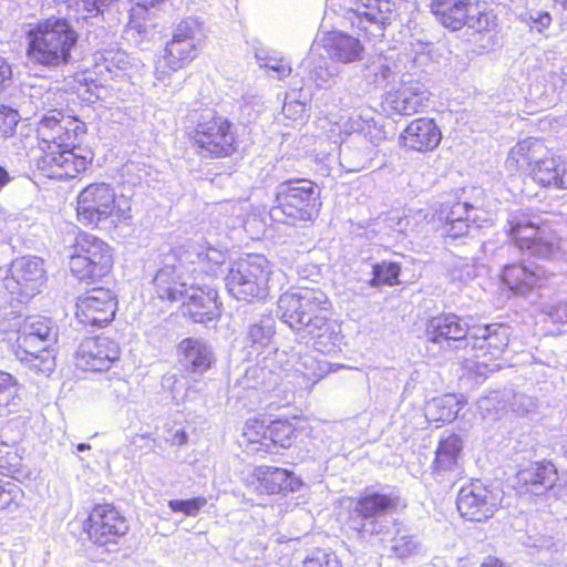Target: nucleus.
I'll list each match as a JSON object with an SVG mask.
<instances>
[{"label":"nucleus","mask_w":567,"mask_h":567,"mask_svg":"<svg viewBox=\"0 0 567 567\" xmlns=\"http://www.w3.org/2000/svg\"><path fill=\"white\" fill-rule=\"evenodd\" d=\"M461 403L453 394L433 399L427 405V413L433 414L435 421L450 423L456 419L461 411Z\"/></svg>","instance_id":"nucleus-38"},{"label":"nucleus","mask_w":567,"mask_h":567,"mask_svg":"<svg viewBox=\"0 0 567 567\" xmlns=\"http://www.w3.org/2000/svg\"><path fill=\"white\" fill-rule=\"evenodd\" d=\"M37 159V168L47 177L55 179L75 178L84 172L93 161V153L82 147L47 148Z\"/></svg>","instance_id":"nucleus-12"},{"label":"nucleus","mask_w":567,"mask_h":567,"mask_svg":"<svg viewBox=\"0 0 567 567\" xmlns=\"http://www.w3.org/2000/svg\"><path fill=\"white\" fill-rule=\"evenodd\" d=\"M162 386L164 390L171 392L174 400H177V395L183 389L182 380L176 373H166L163 375Z\"/></svg>","instance_id":"nucleus-62"},{"label":"nucleus","mask_w":567,"mask_h":567,"mask_svg":"<svg viewBox=\"0 0 567 567\" xmlns=\"http://www.w3.org/2000/svg\"><path fill=\"white\" fill-rule=\"evenodd\" d=\"M58 340V326L48 317L30 316L24 319L17 339L18 348L51 347Z\"/></svg>","instance_id":"nucleus-25"},{"label":"nucleus","mask_w":567,"mask_h":567,"mask_svg":"<svg viewBox=\"0 0 567 567\" xmlns=\"http://www.w3.org/2000/svg\"><path fill=\"white\" fill-rule=\"evenodd\" d=\"M10 276L4 279V287L20 300L28 299L40 292L44 281L42 259L38 257H21L12 261Z\"/></svg>","instance_id":"nucleus-20"},{"label":"nucleus","mask_w":567,"mask_h":567,"mask_svg":"<svg viewBox=\"0 0 567 567\" xmlns=\"http://www.w3.org/2000/svg\"><path fill=\"white\" fill-rule=\"evenodd\" d=\"M19 120L20 116L16 110L2 106L0 109V136H12L19 123Z\"/></svg>","instance_id":"nucleus-57"},{"label":"nucleus","mask_w":567,"mask_h":567,"mask_svg":"<svg viewBox=\"0 0 567 567\" xmlns=\"http://www.w3.org/2000/svg\"><path fill=\"white\" fill-rule=\"evenodd\" d=\"M558 472L550 462H532L516 474V489L522 495L543 496L554 488Z\"/></svg>","instance_id":"nucleus-22"},{"label":"nucleus","mask_w":567,"mask_h":567,"mask_svg":"<svg viewBox=\"0 0 567 567\" xmlns=\"http://www.w3.org/2000/svg\"><path fill=\"white\" fill-rule=\"evenodd\" d=\"M404 506L395 488L382 487L377 491L368 487L353 501L347 523L360 538L379 536L388 532V515Z\"/></svg>","instance_id":"nucleus-3"},{"label":"nucleus","mask_w":567,"mask_h":567,"mask_svg":"<svg viewBox=\"0 0 567 567\" xmlns=\"http://www.w3.org/2000/svg\"><path fill=\"white\" fill-rule=\"evenodd\" d=\"M472 327L468 319L455 313L432 317L425 327L427 352H449L467 349L471 343Z\"/></svg>","instance_id":"nucleus-10"},{"label":"nucleus","mask_w":567,"mask_h":567,"mask_svg":"<svg viewBox=\"0 0 567 567\" xmlns=\"http://www.w3.org/2000/svg\"><path fill=\"white\" fill-rule=\"evenodd\" d=\"M501 501L498 489L473 483L460 489L456 506L462 517L472 522H484L495 514Z\"/></svg>","instance_id":"nucleus-18"},{"label":"nucleus","mask_w":567,"mask_h":567,"mask_svg":"<svg viewBox=\"0 0 567 567\" xmlns=\"http://www.w3.org/2000/svg\"><path fill=\"white\" fill-rule=\"evenodd\" d=\"M295 370L312 385L316 384L324 373L320 363L309 354H303L299 358L296 362Z\"/></svg>","instance_id":"nucleus-46"},{"label":"nucleus","mask_w":567,"mask_h":567,"mask_svg":"<svg viewBox=\"0 0 567 567\" xmlns=\"http://www.w3.org/2000/svg\"><path fill=\"white\" fill-rule=\"evenodd\" d=\"M464 443L458 434L452 433L442 437L435 451V458L432 463V472L437 476H445L456 471L458 460L463 452Z\"/></svg>","instance_id":"nucleus-34"},{"label":"nucleus","mask_w":567,"mask_h":567,"mask_svg":"<svg viewBox=\"0 0 567 567\" xmlns=\"http://www.w3.org/2000/svg\"><path fill=\"white\" fill-rule=\"evenodd\" d=\"M502 398H507L512 411L518 415H527L537 409L536 398L525 393L514 392L511 398L507 394H503Z\"/></svg>","instance_id":"nucleus-51"},{"label":"nucleus","mask_w":567,"mask_h":567,"mask_svg":"<svg viewBox=\"0 0 567 567\" xmlns=\"http://www.w3.org/2000/svg\"><path fill=\"white\" fill-rule=\"evenodd\" d=\"M337 74V69L333 65H330L327 60L320 58L318 59L312 66L310 72L311 80L316 83L317 86L322 87L329 85L330 82L333 81V78Z\"/></svg>","instance_id":"nucleus-50"},{"label":"nucleus","mask_w":567,"mask_h":567,"mask_svg":"<svg viewBox=\"0 0 567 567\" xmlns=\"http://www.w3.org/2000/svg\"><path fill=\"white\" fill-rule=\"evenodd\" d=\"M265 68L277 73L278 79H284L291 73V68L282 60L269 59L264 64Z\"/></svg>","instance_id":"nucleus-64"},{"label":"nucleus","mask_w":567,"mask_h":567,"mask_svg":"<svg viewBox=\"0 0 567 567\" xmlns=\"http://www.w3.org/2000/svg\"><path fill=\"white\" fill-rule=\"evenodd\" d=\"M470 219L455 220L444 223L442 226V234L453 239L465 236L470 230Z\"/></svg>","instance_id":"nucleus-59"},{"label":"nucleus","mask_w":567,"mask_h":567,"mask_svg":"<svg viewBox=\"0 0 567 567\" xmlns=\"http://www.w3.org/2000/svg\"><path fill=\"white\" fill-rule=\"evenodd\" d=\"M302 567H341L334 553L316 549L303 560Z\"/></svg>","instance_id":"nucleus-56"},{"label":"nucleus","mask_w":567,"mask_h":567,"mask_svg":"<svg viewBox=\"0 0 567 567\" xmlns=\"http://www.w3.org/2000/svg\"><path fill=\"white\" fill-rule=\"evenodd\" d=\"M319 188L309 179L281 183L277 188L276 204L270 208L272 221L296 225L311 220L319 213Z\"/></svg>","instance_id":"nucleus-6"},{"label":"nucleus","mask_w":567,"mask_h":567,"mask_svg":"<svg viewBox=\"0 0 567 567\" xmlns=\"http://www.w3.org/2000/svg\"><path fill=\"white\" fill-rule=\"evenodd\" d=\"M324 49L331 60L341 63L361 61L364 54L360 40L344 32L329 33L324 40Z\"/></svg>","instance_id":"nucleus-33"},{"label":"nucleus","mask_w":567,"mask_h":567,"mask_svg":"<svg viewBox=\"0 0 567 567\" xmlns=\"http://www.w3.org/2000/svg\"><path fill=\"white\" fill-rule=\"evenodd\" d=\"M200 44L202 41H190L173 37L166 44L165 54L178 61V64L184 66L197 55V49Z\"/></svg>","instance_id":"nucleus-40"},{"label":"nucleus","mask_w":567,"mask_h":567,"mask_svg":"<svg viewBox=\"0 0 567 567\" xmlns=\"http://www.w3.org/2000/svg\"><path fill=\"white\" fill-rule=\"evenodd\" d=\"M182 68L183 66L178 64V61L173 60L167 54H164L156 62L155 78L165 86H169L172 83L168 80Z\"/></svg>","instance_id":"nucleus-54"},{"label":"nucleus","mask_w":567,"mask_h":567,"mask_svg":"<svg viewBox=\"0 0 567 567\" xmlns=\"http://www.w3.org/2000/svg\"><path fill=\"white\" fill-rule=\"evenodd\" d=\"M173 37L190 41H202L205 37L202 23L195 18L182 20L175 28Z\"/></svg>","instance_id":"nucleus-48"},{"label":"nucleus","mask_w":567,"mask_h":567,"mask_svg":"<svg viewBox=\"0 0 567 567\" xmlns=\"http://www.w3.org/2000/svg\"><path fill=\"white\" fill-rule=\"evenodd\" d=\"M85 124L78 118L51 114L42 115L37 127L39 146L47 148L80 147L79 136L84 134Z\"/></svg>","instance_id":"nucleus-16"},{"label":"nucleus","mask_w":567,"mask_h":567,"mask_svg":"<svg viewBox=\"0 0 567 567\" xmlns=\"http://www.w3.org/2000/svg\"><path fill=\"white\" fill-rule=\"evenodd\" d=\"M29 102L30 104L34 105L35 113L38 111H43V115H62L61 111L59 110L64 104L63 93L61 92L53 90H47L42 92L41 89L31 87Z\"/></svg>","instance_id":"nucleus-37"},{"label":"nucleus","mask_w":567,"mask_h":567,"mask_svg":"<svg viewBox=\"0 0 567 567\" xmlns=\"http://www.w3.org/2000/svg\"><path fill=\"white\" fill-rule=\"evenodd\" d=\"M499 393L494 392L488 396L482 398L478 400V409L482 413H487L488 415L496 417L499 411L504 410L505 405L501 404ZM486 417L485 414H483Z\"/></svg>","instance_id":"nucleus-58"},{"label":"nucleus","mask_w":567,"mask_h":567,"mask_svg":"<svg viewBox=\"0 0 567 567\" xmlns=\"http://www.w3.org/2000/svg\"><path fill=\"white\" fill-rule=\"evenodd\" d=\"M116 305L110 289L95 287L78 298L75 317L84 327L102 328L114 319Z\"/></svg>","instance_id":"nucleus-17"},{"label":"nucleus","mask_w":567,"mask_h":567,"mask_svg":"<svg viewBox=\"0 0 567 567\" xmlns=\"http://www.w3.org/2000/svg\"><path fill=\"white\" fill-rule=\"evenodd\" d=\"M257 489L266 494H279L299 491L302 482L293 473L279 467H259L257 470Z\"/></svg>","instance_id":"nucleus-30"},{"label":"nucleus","mask_w":567,"mask_h":567,"mask_svg":"<svg viewBox=\"0 0 567 567\" xmlns=\"http://www.w3.org/2000/svg\"><path fill=\"white\" fill-rule=\"evenodd\" d=\"M118 344L107 337L87 339L78 351V364L87 371L101 372L109 370L120 359Z\"/></svg>","instance_id":"nucleus-21"},{"label":"nucleus","mask_w":567,"mask_h":567,"mask_svg":"<svg viewBox=\"0 0 567 567\" xmlns=\"http://www.w3.org/2000/svg\"><path fill=\"white\" fill-rule=\"evenodd\" d=\"M358 281L367 288L379 290L382 286L399 284L401 266L394 261L382 260L380 262L363 261L360 266Z\"/></svg>","instance_id":"nucleus-32"},{"label":"nucleus","mask_w":567,"mask_h":567,"mask_svg":"<svg viewBox=\"0 0 567 567\" xmlns=\"http://www.w3.org/2000/svg\"><path fill=\"white\" fill-rule=\"evenodd\" d=\"M103 61L105 70L114 78H121L125 75L126 72L132 68L127 53L121 50L106 51L103 54Z\"/></svg>","instance_id":"nucleus-44"},{"label":"nucleus","mask_w":567,"mask_h":567,"mask_svg":"<svg viewBox=\"0 0 567 567\" xmlns=\"http://www.w3.org/2000/svg\"><path fill=\"white\" fill-rule=\"evenodd\" d=\"M398 4L392 0H355L346 12V20L367 38L383 37L386 25L396 17Z\"/></svg>","instance_id":"nucleus-13"},{"label":"nucleus","mask_w":567,"mask_h":567,"mask_svg":"<svg viewBox=\"0 0 567 567\" xmlns=\"http://www.w3.org/2000/svg\"><path fill=\"white\" fill-rule=\"evenodd\" d=\"M190 257V251L183 247L174 248L164 256L162 267L153 279L158 298L169 301L185 299L189 292L187 289L194 284L190 274L197 270L190 269L189 266L195 264Z\"/></svg>","instance_id":"nucleus-9"},{"label":"nucleus","mask_w":567,"mask_h":567,"mask_svg":"<svg viewBox=\"0 0 567 567\" xmlns=\"http://www.w3.org/2000/svg\"><path fill=\"white\" fill-rule=\"evenodd\" d=\"M270 264L262 255H248L234 261L225 278L228 292L238 300L252 301L268 295Z\"/></svg>","instance_id":"nucleus-7"},{"label":"nucleus","mask_w":567,"mask_h":567,"mask_svg":"<svg viewBox=\"0 0 567 567\" xmlns=\"http://www.w3.org/2000/svg\"><path fill=\"white\" fill-rule=\"evenodd\" d=\"M69 266L73 276L81 281L102 279L113 268L112 248L94 235L81 234L75 239Z\"/></svg>","instance_id":"nucleus-8"},{"label":"nucleus","mask_w":567,"mask_h":567,"mask_svg":"<svg viewBox=\"0 0 567 567\" xmlns=\"http://www.w3.org/2000/svg\"><path fill=\"white\" fill-rule=\"evenodd\" d=\"M190 259L198 264L200 270L210 277H217L220 267L226 261V254L219 249L208 247L206 250L192 252Z\"/></svg>","instance_id":"nucleus-39"},{"label":"nucleus","mask_w":567,"mask_h":567,"mask_svg":"<svg viewBox=\"0 0 567 567\" xmlns=\"http://www.w3.org/2000/svg\"><path fill=\"white\" fill-rule=\"evenodd\" d=\"M17 357L31 372L38 375L49 377L55 369V357L50 347L18 348Z\"/></svg>","instance_id":"nucleus-36"},{"label":"nucleus","mask_w":567,"mask_h":567,"mask_svg":"<svg viewBox=\"0 0 567 567\" xmlns=\"http://www.w3.org/2000/svg\"><path fill=\"white\" fill-rule=\"evenodd\" d=\"M429 97L430 92L422 83L409 82L389 92L385 104L393 114L411 116L425 110Z\"/></svg>","instance_id":"nucleus-23"},{"label":"nucleus","mask_w":567,"mask_h":567,"mask_svg":"<svg viewBox=\"0 0 567 567\" xmlns=\"http://www.w3.org/2000/svg\"><path fill=\"white\" fill-rule=\"evenodd\" d=\"M117 0H76L74 21L90 43L99 45L110 35L106 14Z\"/></svg>","instance_id":"nucleus-19"},{"label":"nucleus","mask_w":567,"mask_h":567,"mask_svg":"<svg viewBox=\"0 0 567 567\" xmlns=\"http://www.w3.org/2000/svg\"><path fill=\"white\" fill-rule=\"evenodd\" d=\"M18 390L16 378L0 370V406H17L20 401Z\"/></svg>","instance_id":"nucleus-45"},{"label":"nucleus","mask_w":567,"mask_h":567,"mask_svg":"<svg viewBox=\"0 0 567 567\" xmlns=\"http://www.w3.org/2000/svg\"><path fill=\"white\" fill-rule=\"evenodd\" d=\"M454 277L461 281H467L475 278L478 274V268L474 264H470L467 259L463 258L457 261L453 270Z\"/></svg>","instance_id":"nucleus-60"},{"label":"nucleus","mask_w":567,"mask_h":567,"mask_svg":"<svg viewBox=\"0 0 567 567\" xmlns=\"http://www.w3.org/2000/svg\"><path fill=\"white\" fill-rule=\"evenodd\" d=\"M194 128L190 138L202 156L228 157L239 146L234 124L215 110H194L188 114Z\"/></svg>","instance_id":"nucleus-5"},{"label":"nucleus","mask_w":567,"mask_h":567,"mask_svg":"<svg viewBox=\"0 0 567 567\" xmlns=\"http://www.w3.org/2000/svg\"><path fill=\"white\" fill-rule=\"evenodd\" d=\"M471 0H431L430 11L435 20L451 31L467 27L477 32L488 30L492 20L488 13H471Z\"/></svg>","instance_id":"nucleus-15"},{"label":"nucleus","mask_w":567,"mask_h":567,"mask_svg":"<svg viewBox=\"0 0 567 567\" xmlns=\"http://www.w3.org/2000/svg\"><path fill=\"white\" fill-rule=\"evenodd\" d=\"M529 20L533 23V28H536L537 31L543 32L547 29L551 23V17L546 11H536L529 13Z\"/></svg>","instance_id":"nucleus-63"},{"label":"nucleus","mask_w":567,"mask_h":567,"mask_svg":"<svg viewBox=\"0 0 567 567\" xmlns=\"http://www.w3.org/2000/svg\"><path fill=\"white\" fill-rule=\"evenodd\" d=\"M404 146L426 152L434 150L442 140V134L432 118L419 117L413 120L401 134Z\"/></svg>","instance_id":"nucleus-27"},{"label":"nucleus","mask_w":567,"mask_h":567,"mask_svg":"<svg viewBox=\"0 0 567 567\" xmlns=\"http://www.w3.org/2000/svg\"><path fill=\"white\" fill-rule=\"evenodd\" d=\"M76 213L82 224L94 227L109 219L115 223L114 216H117V220L127 217L125 210L116 205L114 188L106 183L86 186L78 196Z\"/></svg>","instance_id":"nucleus-11"},{"label":"nucleus","mask_w":567,"mask_h":567,"mask_svg":"<svg viewBox=\"0 0 567 567\" xmlns=\"http://www.w3.org/2000/svg\"><path fill=\"white\" fill-rule=\"evenodd\" d=\"M278 316L300 340L315 339L317 349L327 346L334 332L330 323V301L316 288H298L284 292L278 299Z\"/></svg>","instance_id":"nucleus-1"},{"label":"nucleus","mask_w":567,"mask_h":567,"mask_svg":"<svg viewBox=\"0 0 567 567\" xmlns=\"http://www.w3.org/2000/svg\"><path fill=\"white\" fill-rule=\"evenodd\" d=\"M185 299L182 301V308L185 316H188L194 322L212 321L220 315L217 300V291L210 287L189 286Z\"/></svg>","instance_id":"nucleus-24"},{"label":"nucleus","mask_w":567,"mask_h":567,"mask_svg":"<svg viewBox=\"0 0 567 567\" xmlns=\"http://www.w3.org/2000/svg\"><path fill=\"white\" fill-rule=\"evenodd\" d=\"M78 39V32L64 18L39 22L27 33V65L31 70L50 71L68 64Z\"/></svg>","instance_id":"nucleus-2"},{"label":"nucleus","mask_w":567,"mask_h":567,"mask_svg":"<svg viewBox=\"0 0 567 567\" xmlns=\"http://www.w3.org/2000/svg\"><path fill=\"white\" fill-rule=\"evenodd\" d=\"M532 144H534L532 141H524L509 151L506 159L508 169L529 172L532 163L536 159L532 152Z\"/></svg>","instance_id":"nucleus-42"},{"label":"nucleus","mask_w":567,"mask_h":567,"mask_svg":"<svg viewBox=\"0 0 567 567\" xmlns=\"http://www.w3.org/2000/svg\"><path fill=\"white\" fill-rule=\"evenodd\" d=\"M85 530L95 545L112 551L128 532V524L112 504H99L91 511Z\"/></svg>","instance_id":"nucleus-14"},{"label":"nucleus","mask_w":567,"mask_h":567,"mask_svg":"<svg viewBox=\"0 0 567 567\" xmlns=\"http://www.w3.org/2000/svg\"><path fill=\"white\" fill-rule=\"evenodd\" d=\"M340 165L347 172H360L368 167L370 152L350 145H341L339 151Z\"/></svg>","instance_id":"nucleus-41"},{"label":"nucleus","mask_w":567,"mask_h":567,"mask_svg":"<svg viewBox=\"0 0 567 567\" xmlns=\"http://www.w3.org/2000/svg\"><path fill=\"white\" fill-rule=\"evenodd\" d=\"M21 465V457L10 446L6 444L0 445V474L3 476H11L19 472Z\"/></svg>","instance_id":"nucleus-52"},{"label":"nucleus","mask_w":567,"mask_h":567,"mask_svg":"<svg viewBox=\"0 0 567 567\" xmlns=\"http://www.w3.org/2000/svg\"><path fill=\"white\" fill-rule=\"evenodd\" d=\"M508 236L515 246L530 256L563 260L567 255V240L547 224H538L529 215L513 212L508 215Z\"/></svg>","instance_id":"nucleus-4"},{"label":"nucleus","mask_w":567,"mask_h":567,"mask_svg":"<svg viewBox=\"0 0 567 567\" xmlns=\"http://www.w3.org/2000/svg\"><path fill=\"white\" fill-rule=\"evenodd\" d=\"M391 549L399 558H408L420 551V543L413 536L402 535L393 538Z\"/></svg>","instance_id":"nucleus-53"},{"label":"nucleus","mask_w":567,"mask_h":567,"mask_svg":"<svg viewBox=\"0 0 567 567\" xmlns=\"http://www.w3.org/2000/svg\"><path fill=\"white\" fill-rule=\"evenodd\" d=\"M474 207L468 203H444L439 212V219L444 223L471 219Z\"/></svg>","instance_id":"nucleus-47"},{"label":"nucleus","mask_w":567,"mask_h":567,"mask_svg":"<svg viewBox=\"0 0 567 567\" xmlns=\"http://www.w3.org/2000/svg\"><path fill=\"white\" fill-rule=\"evenodd\" d=\"M206 504L207 498L198 496L189 499H172L168 502V507L175 513L195 517Z\"/></svg>","instance_id":"nucleus-49"},{"label":"nucleus","mask_w":567,"mask_h":567,"mask_svg":"<svg viewBox=\"0 0 567 567\" xmlns=\"http://www.w3.org/2000/svg\"><path fill=\"white\" fill-rule=\"evenodd\" d=\"M296 439V429L288 421L276 420L268 423V440L274 445L288 449Z\"/></svg>","instance_id":"nucleus-43"},{"label":"nucleus","mask_w":567,"mask_h":567,"mask_svg":"<svg viewBox=\"0 0 567 567\" xmlns=\"http://www.w3.org/2000/svg\"><path fill=\"white\" fill-rule=\"evenodd\" d=\"M509 328L504 324L473 326L470 347L473 350L486 349L493 358H498L507 348Z\"/></svg>","instance_id":"nucleus-28"},{"label":"nucleus","mask_w":567,"mask_h":567,"mask_svg":"<svg viewBox=\"0 0 567 567\" xmlns=\"http://www.w3.org/2000/svg\"><path fill=\"white\" fill-rule=\"evenodd\" d=\"M528 175L542 187L567 189V162L554 157L535 159Z\"/></svg>","instance_id":"nucleus-29"},{"label":"nucleus","mask_w":567,"mask_h":567,"mask_svg":"<svg viewBox=\"0 0 567 567\" xmlns=\"http://www.w3.org/2000/svg\"><path fill=\"white\" fill-rule=\"evenodd\" d=\"M503 282L517 295H526L545 281L540 268H529L523 264L506 265L502 272Z\"/></svg>","instance_id":"nucleus-31"},{"label":"nucleus","mask_w":567,"mask_h":567,"mask_svg":"<svg viewBox=\"0 0 567 567\" xmlns=\"http://www.w3.org/2000/svg\"><path fill=\"white\" fill-rule=\"evenodd\" d=\"M275 318L267 312H258L246 324L245 342L255 351L267 348L275 336Z\"/></svg>","instance_id":"nucleus-35"},{"label":"nucleus","mask_w":567,"mask_h":567,"mask_svg":"<svg viewBox=\"0 0 567 567\" xmlns=\"http://www.w3.org/2000/svg\"><path fill=\"white\" fill-rule=\"evenodd\" d=\"M244 435L250 442L260 441L262 444L268 445V443L264 442L268 440V424L265 420L249 419L245 423Z\"/></svg>","instance_id":"nucleus-55"},{"label":"nucleus","mask_w":567,"mask_h":567,"mask_svg":"<svg viewBox=\"0 0 567 567\" xmlns=\"http://www.w3.org/2000/svg\"><path fill=\"white\" fill-rule=\"evenodd\" d=\"M179 364L192 374H203L215 362L213 348L203 339L185 338L177 346Z\"/></svg>","instance_id":"nucleus-26"},{"label":"nucleus","mask_w":567,"mask_h":567,"mask_svg":"<svg viewBox=\"0 0 567 567\" xmlns=\"http://www.w3.org/2000/svg\"><path fill=\"white\" fill-rule=\"evenodd\" d=\"M544 312L554 321L559 323L567 322V302H557L546 306Z\"/></svg>","instance_id":"nucleus-61"}]
</instances>
